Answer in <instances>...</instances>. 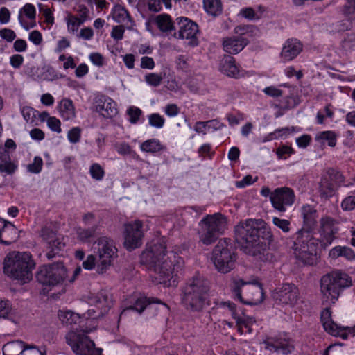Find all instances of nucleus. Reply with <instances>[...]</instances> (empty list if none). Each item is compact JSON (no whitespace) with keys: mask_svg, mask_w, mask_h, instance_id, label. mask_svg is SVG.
<instances>
[{"mask_svg":"<svg viewBox=\"0 0 355 355\" xmlns=\"http://www.w3.org/2000/svg\"><path fill=\"white\" fill-rule=\"evenodd\" d=\"M67 277V270L62 263H55L41 268L37 279L44 286H55L62 282Z\"/></svg>","mask_w":355,"mask_h":355,"instance_id":"12","label":"nucleus"},{"mask_svg":"<svg viewBox=\"0 0 355 355\" xmlns=\"http://www.w3.org/2000/svg\"><path fill=\"white\" fill-rule=\"evenodd\" d=\"M140 149L143 152L155 154L166 150V146L157 139H150L141 144Z\"/></svg>","mask_w":355,"mask_h":355,"instance_id":"35","label":"nucleus"},{"mask_svg":"<svg viewBox=\"0 0 355 355\" xmlns=\"http://www.w3.org/2000/svg\"><path fill=\"white\" fill-rule=\"evenodd\" d=\"M295 193L292 189L286 187L275 189L270 195L272 206L280 212H285L288 206L295 201Z\"/></svg>","mask_w":355,"mask_h":355,"instance_id":"14","label":"nucleus"},{"mask_svg":"<svg viewBox=\"0 0 355 355\" xmlns=\"http://www.w3.org/2000/svg\"><path fill=\"white\" fill-rule=\"evenodd\" d=\"M99 227V225H94L88 227H76V234L77 239L82 243H90L97 234Z\"/></svg>","mask_w":355,"mask_h":355,"instance_id":"31","label":"nucleus"},{"mask_svg":"<svg viewBox=\"0 0 355 355\" xmlns=\"http://www.w3.org/2000/svg\"><path fill=\"white\" fill-rule=\"evenodd\" d=\"M272 223L275 226H277L285 233H287L290 231L291 223L288 220L282 219L278 217H273Z\"/></svg>","mask_w":355,"mask_h":355,"instance_id":"55","label":"nucleus"},{"mask_svg":"<svg viewBox=\"0 0 355 355\" xmlns=\"http://www.w3.org/2000/svg\"><path fill=\"white\" fill-rule=\"evenodd\" d=\"M301 214L303 218L304 227L306 230H311L315 227L316 223L317 211L309 205L302 206Z\"/></svg>","mask_w":355,"mask_h":355,"instance_id":"29","label":"nucleus"},{"mask_svg":"<svg viewBox=\"0 0 355 355\" xmlns=\"http://www.w3.org/2000/svg\"><path fill=\"white\" fill-rule=\"evenodd\" d=\"M92 331V329H86L69 331L66 339L73 352L77 355H94L95 344L86 335Z\"/></svg>","mask_w":355,"mask_h":355,"instance_id":"11","label":"nucleus"},{"mask_svg":"<svg viewBox=\"0 0 355 355\" xmlns=\"http://www.w3.org/2000/svg\"><path fill=\"white\" fill-rule=\"evenodd\" d=\"M21 112L23 118L26 122L32 123L36 117L35 113L37 112V110L33 107L24 106L21 109Z\"/></svg>","mask_w":355,"mask_h":355,"instance_id":"54","label":"nucleus"},{"mask_svg":"<svg viewBox=\"0 0 355 355\" xmlns=\"http://www.w3.org/2000/svg\"><path fill=\"white\" fill-rule=\"evenodd\" d=\"M166 245L163 241L148 244L140 256V261L152 272L150 276L157 284L166 286H175L178 272L182 270L183 259L175 252L168 255Z\"/></svg>","mask_w":355,"mask_h":355,"instance_id":"1","label":"nucleus"},{"mask_svg":"<svg viewBox=\"0 0 355 355\" xmlns=\"http://www.w3.org/2000/svg\"><path fill=\"white\" fill-rule=\"evenodd\" d=\"M12 311L11 304L8 300L0 301V318H7Z\"/></svg>","mask_w":355,"mask_h":355,"instance_id":"60","label":"nucleus"},{"mask_svg":"<svg viewBox=\"0 0 355 355\" xmlns=\"http://www.w3.org/2000/svg\"><path fill=\"white\" fill-rule=\"evenodd\" d=\"M47 125L53 132L57 133H60L62 132L61 122L55 116L48 118Z\"/></svg>","mask_w":355,"mask_h":355,"instance_id":"59","label":"nucleus"},{"mask_svg":"<svg viewBox=\"0 0 355 355\" xmlns=\"http://www.w3.org/2000/svg\"><path fill=\"white\" fill-rule=\"evenodd\" d=\"M177 20L180 26L178 37L180 39L190 40L189 44L191 46H197L198 40L196 35L199 33L198 25L187 17H178Z\"/></svg>","mask_w":355,"mask_h":355,"instance_id":"16","label":"nucleus"},{"mask_svg":"<svg viewBox=\"0 0 355 355\" xmlns=\"http://www.w3.org/2000/svg\"><path fill=\"white\" fill-rule=\"evenodd\" d=\"M149 125L156 128H162L165 123V119L158 113L148 116Z\"/></svg>","mask_w":355,"mask_h":355,"instance_id":"51","label":"nucleus"},{"mask_svg":"<svg viewBox=\"0 0 355 355\" xmlns=\"http://www.w3.org/2000/svg\"><path fill=\"white\" fill-rule=\"evenodd\" d=\"M151 303H159V301L157 299L156 300H152L146 297H141L136 300L134 304L124 309L121 313V317L126 315L127 313L130 311H135L139 313H141L147 305Z\"/></svg>","mask_w":355,"mask_h":355,"instance_id":"34","label":"nucleus"},{"mask_svg":"<svg viewBox=\"0 0 355 355\" xmlns=\"http://www.w3.org/2000/svg\"><path fill=\"white\" fill-rule=\"evenodd\" d=\"M144 79L148 85L156 87L161 85L164 76L161 73H150L145 76Z\"/></svg>","mask_w":355,"mask_h":355,"instance_id":"50","label":"nucleus"},{"mask_svg":"<svg viewBox=\"0 0 355 355\" xmlns=\"http://www.w3.org/2000/svg\"><path fill=\"white\" fill-rule=\"evenodd\" d=\"M250 284L249 282H245L238 277H234L231 279L230 284L232 292L235 295V297L241 302H244L241 295V288L246 285Z\"/></svg>","mask_w":355,"mask_h":355,"instance_id":"41","label":"nucleus"},{"mask_svg":"<svg viewBox=\"0 0 355 355\" xmlns=\"http://www.w3.org/2000/svg\"><path fill=\"white\" fill-rule=\"evenodd\" d=\"M127 114L129 116V121L132 124H135L139 119L141 110L137 107L132 106L128 110Z\"/></svg>","mask_w":355,"mask_h":355,"instance_id":"56","label":"nucleus"},{"mask_svg":"<svg viewBox=\"0 0 355 355\" xmlns=\"http://www.w3.org/2000/svg\"><path fill=\"white\" fill-rule=\"evenodd\" d=\"M265 343L267 349L275 351L281 350L283 354L290 353L294 348L291 340L282 338H270L266 340Z\"/></svg>","mask_w":355,"mask_h":355,"instance_id":"27","label":"nucleus"},{"mask_svg":"<svg viewBox=\"0 0 355 355\" xmlns=\"http://www.w3.org/2000/svg\"><path fill=\"white\" fill-rule=\"evenodd\" d=\"M155 23L162 32H168L174 28L172 19L168 14L157 15L155 18Z\"/></svg>","mask_w":355,"mask_h":355,"instance_id":"39","label":"nucleus"},{"mask_svg":"<svg viewBox=\"0 0 355 355\" xmlns=\"http://www.w3.org/2000/svg\"><path fill=\"white\" fill-rule=\"evenodd\" d=\"M0 37L8 42H12L17 35L13 30L4 28L0 30Z\"/></svg>","mask_w":355,"mask_h":355,"instance_id":"63","label":"nucleus"},{"mask_svg":"<svg viewBox=\"0 0 355 355\" xmlns=\"http://www.w3.org/2000/svg\"><path fill=\"white\" fill-rule=\"evenodd\" d=\"M22 355H46V349L45 347L40 349L35 346H25Z\"/></svg>","mask_w":355,"mask_h":355,"instance_id":"61","label":"nucleus"},{"mask_svg":"<svg viewBox=\"0 0 355 355\" xmlns=\"http://www.w3.org/2000/svg\"><path fill=\"white\" fill-rule=\"evenodd\" d=\"M249 295L248 301H244V304H255L261 302L263 300V288L260 285L252 286L248 288Z\"/></svg>","mask_w":355,"mask_h":355,"instance_id":"42","label":"nucleus"},{"mask_svg":"<svg viewBox=\"0 0 355 355\" xmlns=\"http://www.w3.org/2000/svg\"><path fill=\"white\" fill-rule=\"evenodd\" d=\"M236 320L238 331L241 334L252 333V326L255 323V319L245 315L243 312L241 315L237 314L234 318Z\"/></svg>","mask_w":355,"mask_h":355,"instance_id":"32","label":"nucleus"},{"mask_svg":"<svg viewBox=\"0 0 355 355\" xmlns=\"http://www.w3.org/2000/svg\"><path fill=\"white\" fill-rule=\"evenodd\" d=\"M3 226L0 229V243L10 245L19 237L17 227L11 222L0 219Z\"/></svg>","mask_w":355,"mask_h":355,"instance_id":"23","label":"nucleus"},{"mask_svg":"<svg viewBox=\"0 0 355 355\" xmlns=\"http://www.w3.org/2000/svg\"><path fill=\"white\" fill-rule=\"evenodd\" d=\"M49 245V248H51V250L46 254V256L49 259H51L55 257V253L54 252V250H57L60 251L64 248L65 245L62 241H61L55 236V239L52 240L51 243Z\"/></svg>","mask_w":355,"mask_h":355,"instance_id":"53","label":"nucleus"},{"mask_svg":"<svg viewBox=\"0 0 355 355\" xmlns=\"http://www.w3.org/2000/svg\"><path fill=\"white\" fill-rule=\"evenodd\" d=\"M18 20L20 25L26 30H29L36 25V9L31 3H26L19 10Z\"/></svg>","mask_w":355,"mask_h":355,"instance_id":"20","label":"nucleus"},{"mask_svg":"<svg viewBox=\"0 0 355 355\" xmlns=\"http://www.w3.org/2000/svg\"><path fill=\"white\" fill-rule=\"evenodd\" d=\"M300 103V98L297 95L293 94L286 95L278 101V103L275 106L279 108L276 117L282 116L284 112L293 109Z\"/></svg>","mask_w":355,"mask_h":355,"instance_id":"28","label":"nucleus"},{"mask_svg":"<svg viewBox=\"0 0 355 355\" xmlns=\"http://www.w3.org/2000/svg\"><path fill=\"white\" fill-rule=\"evenodd\" d=\"M274 299L282 304L293 306L299 300V291L293 284H284L273 294Z\"/></svg>","mask_w":355,"mask_h":355,"instance_id":"15","label":"nucleus"},{"mask_svg":"<svg viewBox=\"0 0 355 355\" xmlns=\"http://www.w3.org/2000/svg\"><path fill=\"white\" fill-rule=\"evenodd\" d=\"M43 166V160L39 157L36 156L34 157L33 162L31 164L27 165L26 168L28 172L31 173L37 174L40 173Z\"/></svg>","mask_w":355,"mask_h":355,"instance_id":"52","label":"nucleus"},{"mask_svg":"<svg viewBox=\"0 0 355 355\" xmlns=\"http://www.w3.org/2000/svg\"><path fill=\"white\" fill-rule=\"evenodd\" d=\"M114 148L121 156H130L133 158L139 157L137 153L132 148L130 144L125 141H119L114 144Z\"/></svg>","mask_w":355,"mask_h":355,"instance_id":"43","label":"nucleus"},{"mask_svg":"<svg viewBox=\"0 0 355 355\" xmlns=\"http://www.w3.org/2000/svg\"><path fill=\"white\" fill-rule=\"evenodd\" d=\"M89 303L95 306L97 311L94 309L89 311L98 312L96 315V317L102 316L106 314L112 306V295L107 291L101 290L90 297Z\"/></svg>","mask_w":355,"mask_h":355,"instance_id":"18","label":"nucleus"},{"mask_svg":"<svg viewBox=\"0 0 355 355\" xmlns=\"http://www.w3.org/2000/svg\"><path fill=\"white\" fill-rule=\"evenodd\" d=\"M227 225L226 217L220 213L206 215L199 222V241L204 245H211L224 233Z\"/></svg>","mask_w":355,"mask_h":355,"instance_id":"6","label":"nucleus"},{"mask_svg":"<svg viewBox=\"0 0 355 355\" xmlns=\"http://www.w3.org/2000/svg\"><path fill=\"white\" fill-rule=\"evenodd\" d=\"M35 263L29 252H10L4 260V272L8 277L24 283L32 279Z\"/></svg>","mask_w":355,"mask_h":355,"instance_id":"5","label":"nucleus"},{"mask_svg":"<svg viewBox=\"0 0 355 355\" xmlns=\"http://www.w3.org/2000/svg\"><path fill=\"white\" fill-rule=\"evenodd\" d=\"M220 69L223 74L236 79L243 78L245 75V71L237 65L235 59L230 55L223 58Z\"/></svg>","mask_w":355,"mask_h":355,"instance_id":"22","label":"nucleus"},{"mask_svg":"<svg viewBox=\"0 0 355 355\" xmlns=\"http://www.w3.org/2000/svg\"><path fill=\"white\" fill-rule=\"evenodd\" d=\"M329 256L331 259H336L339 257H344L347 261L355 260V252L347 246L338 245L330 250Z\"/></svg>","mask_w":355,"mask_h":355,"instance_id":"33","label":"nucleus"},{"mask_svg":"<svg viewBox=\"0 0 355 355\" xmlns=\"http://www.w3.org/2000/svg\"><path fill=\"white\" fill-rule=\"evenodd\" d=\"M325 176L329 178L330 181L333 182L337 188L344 182V176L343 174L334 168L328 169Z\"/></svg>","mask_w":355,"mask_h":355,"instance_id":"47","label":"nucleus"},{"mask_svg":"<svg viewBox=\"0 0 355 355\" xmlns=\"http://www.w3.org/2000/svg\"><path fill=\"white\" fill-rule=\"evenodd\" d=\"M320 319L325 331L329 334L334 336L347 338V327L339 326L331 320L330 309L325 308L322 310Z\"/></svg>","mask_w":355,"mask_h":355,"instance_id":"19","label":"nucleus"},{"mask_svg":"<svg viewBox=\"0 0 355 355\" xmlns=\"http://www.w3.org/2000/svg\"><path fill=\"white\" fill-rule=\"evenodd\" d=\"M111 16L112 19L119 24L127 23L130 24V26L128 27L131 29L135 25L134 20L131 17L128 10L121 4H115L111 10Z\"/></svg>","mask_w":355,"mask_h":355,"instance_id":"26","label":"nucleus"},{"mask_svg":"<svg viewBox=\"0 0 355 355\" xmlns=\"http://www.w3.org/2000/svg\"><path fill=\"white\" fill-rule=\"evenodd\" d=\"M203 8L208 15L212 16H218L223 11L220 0H203Z\"/></svg>","mask_w":355,"mask_h":355,"instance_id":"40","label":"nucleus"},{"mask_svg":"<svg viewBox=\"0 0 355 355\" xmlns=\"http://www.w3.org/2000/svg\"><path fill=\"white\" fill-rule=\"evenodd\" d=\"M263 92L266 95L272 98H278L284 94L283 90L273 85L265 87Z\"/></svg>","mask_w":355,"mask_h":355,"instance_id":"57","label":"nucleus"},{"mask_svg":"<svg viewBox=\"0 0 355 355\" xmlns=\"http://www.w3.org/2000/svg\"><path fill=\"white\" fill-rule=\"evenodd\" d=\"M58 317L62 322L66 324L76 323L77 320L79 319L78 315L71 311H60Z\"/></svg>","mask_w":355,"mask_h":355,"instance_id":"49","label":"nucleus"},{"mask_svg":"<svg viewBox=\"0 0 355 355\" xmlns=\"http://www.w3.org/2000/svg\"><path fill=\"white\" fill-rule=\"evenodd\" d=\"M143 223L137 220L124 225V246L128 250H132L141 246L144 233Z\"/></svg>","mask_w":355,"mask_h":355,"instance_id":"13","label":"nucleus"},{"mask_svg":"<svg viewBox=\"0 0 355 355\" xmlns=\"http://www.w3.org/2000/svg\"><path fill=\"white\" fill-rule=\"evenodd\" d=\"M234 237L245 253L261 261L268 259V249L273 241L270 226L263 219L248 218L234 227Z\"/></svg>","mask_w":355,"mask_h":355,"instance_id":"2","label":"nucleus"},{"mask_svg":"<svg viewBox=\"0 0 355 355\" xmlns=\"http://www.w3.org/2000/svg\"><path fill=\"white\" fill-rule=\"evenodd\" d=\"M303 45L297 39H288L284 43L280 57L283 62H287L295 59L302 51Z\"/></svg>","mask_w":355,"mask_h":355,"instance_id":"21","label":"nucleus"},{"mask_svg":"<svg viewBox=\"0 0 355 355\" xmlns=\"http://www.w3.org/2000/svg\"><path fill=\"white\" fill-rule=\"evenodd\" d=\"M81 137V129L75 127L71 129L67 134L69 141L72 144H76L80 141Z\"/></svg>","mask_w":355,"mask_h":355,"instance_id":"58","label":"nucleus"},{"mask_svg":"<svg viewBox=\"0 0 355 355\" xmlns=\"http://www.w3.org/2000/svg\"><path fill=\"white\" fill-rule=\"evenodd\" d=\"M18 168L16 162L12 161L9 152L5 148L0 147V173L12 175Z\"/></svg>","mask_w":355,"mask_h":355,"instance_id":"25","label":"nucleus"},{"mask_svg":"<svg viewBox=\"0 0 355 355\" xmlns=\"http://www.w3.org/2000/svg\"><path fill=\"white\" fill-rule=\"evenodd\" d=\"M315 140L321 143L327 141L329 146L334 147L336 144V135L333 131H322L316 135Z\"/></svg>","mask_w":355,"mask_h":355,"instance_id":"46","label":"nucleus"},{"mask_svg":"<svg viewBox=\"0 0 355 355\" xmlns=\"http://www.w3.org/2000/svg\"><path fill=\"white\" fill-rule=\"evenodd\" d=\"M341 207L343 210L351 211L355 209V196L346 197L341 202Z\"/></svg>","mask_w":355,"mask_h":355,"instance_id":"62","label":"nucleus"},{"mask_svg":"<svg viewBox=\"0 0 355 355\" xmlns=\"http://www.w3.org/2000/svg\"><path fill=\"white\" fill-rule=\"evenodd\" d=\"M67 31L69 33H74L78 31L79 27L85 22L78 17L77 15L68 13L65 18Z\"/></svg>","mask_w":355,"mask_h":355,"instance_id":"45","label":"nucleus"},{"mask_svg":"<svg viewBox=\"0 0 355 355\" xmlns=\"http://www.w3.org/2000/svg\"><path fill=\"white\" fill-rule=\"evenodd\" d=\"M218 313L226 315H231L233 318L238 314V309L234 303L230 301H220L216 303L215 306L213 308Z\"/></svg>","mask_w":355,"mask_h":355,"instance_id":"36","label":"nucleus"},{"mask_svg":"<svg viewBox=\"0 0 355 355\" xmlns=\"http://www.w3.org/2000/svg\"><path fill=\"white\" fill-rule=\"evenodd\" d=\"M146 4L148 6V9L150 12H158L162 8V4L160 0H138L136 8L138 10H142Z\"/></svg>","mask_w":355,"mask_h":355,"instance_id":"44","label":"nucleus"},{"mask_svg":"<svg viewBox=\"0 0 355 355\" xmlns=\"http://www.w3.org/2000/svg\"><path fill=\"white\" fill-rule=\"evenodd\" d=\"M351 285L349 275L340 271H334L324 275L320 280V289L327 302L335 303L341 288Z\"/></svg>","mask_w":355,"mask_h":355,"instance_id":"7","label":"nucleus"},{"mask_svg":"<svg viewBox=\"0 0 355 355\" xmlns=\"http://www.w3.org/2000/svg\"><path fill=\"white\" fill-rule=\"evenodd\" d=\"M257 31L254 26L240 25L234 28L237 35L226 37L223 39L222 46L225 52L230 55L238 54L249 43V37Z\"/></svg>","mask_w":355,"mask_h":355,"instance_id":"9","label":"nucleus"},{"mask_svg":"<svg viewBox=\"0 0 355 355\" xmlns=\"http://www.w3.org/2000/svg\"><path fill=\"white\" fill-rule=\"evenodd\" d=\"M292 248L297 260L306 265H313L317 259V251L321 241L312 232L304 228L299 230L293 236Z\"/></svg>","mask_w":355,"mask_h":355,"instance_id":"4","label":"nucleus"},{"mask_svg":"<svg viewBox=\"0 0 355 355\" xmlns=\"http://www.w3.org/2000/svg\"><path fill=\"white\" fill-rule=\"evenodd\" d=\"M338 230V222L334 218L325 216L320 219V234L327 243H331Z\"/></svg>","mask_w":355,"mask_h":355,"instance_id":"24","label":"nucleus"},{"mask_svg":"<svg viewBox=\"0 0 355 355\" xmlns=\"http://www.w3.org/2000/svg\"><path fill=\"white\" fill-rule=\"evenodd\" d=\"M94 250L98 255L96 272L105 273L111 266L114 259L117 257V249L114 241L107 236H100L95 241Z\"/></svg>","mask_w":355,"mask_h":355,"instance_id":"10","label":"nucleus"},{"mask_svg":"<svg viewBox=\"0 0 355 355\" xmlns=\"http://www.w3.org/2000/svg\"><path fill=\"white\" fill-rule=\"evenodd\" d=\"M337 187L331 182L329 178L324 175L320 183L319 192L321 197L328 198L334 196Z\"/></svg>","mask_w":355,"mask_h":355,"instance_id":"37","label":"nucleus"},{"mask_svg":"<svg viewBox=\"0 0 355 355\" xmlns=\"http://www.w3.org/2000/svg\"><path fill=\"white\" fill-rule=\"evenodd\" d=\"M212 260L216 269L221 273H228L234 268L236 257L230 239L219 240L213 250Z\"/></svg>","mask_w":355,"mask_h":355,"instance_id":"8","label":"nucleus"},{"mask_svg":"<svg viewBox=\"0 0 355 355\" xmlns=\"http://www.w3.org/2000/svg\"><path fill=\"white\" fill-rule=\"evenodd\" d=\"M58 110L64 120H72L76 117L75 107L73 101L69 98L62 99L58 105Z\"/></svg>","mask_w":355,"mask_h":355,"instance_id":"30","label":"nucleus"},{"mask_svg":"<svg viewBox=\"0 0 355 355\" xmlns=\"http://www.w3.org/2000/svg\"><path fill=\"white\" fill-rule=\"evenodd\" d=\"M94 110L105 118H112L118 113L116 103L109 96L98 95L94 99Z\"/></svg>","mask_w":355,"mask_h":355,"instance_id":"17","label":"nucleus"},{"mask_svg":"<svg viewBox=\"0 0 355 355\" xmlns=\"http://www.w3.org/2000/svg\"><path fill=\"white\" fill-rule=\"evenodd\" d=\"M89 172L91 177L96 181L102 180L105 175L104 168L98 163L92 164Z\"/></svg>","mask_w":355,"mask_h":355,"instance_id":"48","label":"nucleus"},{"mask_svg":"<svg viewBox=\"0 0 355 355\" xmlns=\"http://www.w3.org/2000/svg\"><path fill=\"white\" fill-rule=\"evenodd\" d=\"M25 348L24 343L19 340L6 343L3 347V355H22Z\"/></svg>","mask_w":355,"mask_h":355,"instance_id":"38","label":"nucleus"},{"mask_svg":"<svg viewBox=\"0 0 355 355\" xmlns=\"http://www.w3.org/2000/svg\"><path fill=\"white\" fill-rule=\"evenodd\" d=\"M240 14L245 18L250 20L259 19L260 16L252 8H243L240 11Z\"/></svg>","mask_w":355,"mask_h":355,"instance_id":"64","label":"nucleus"},{"mask_svg":"<svg viewBox=\"0 0 355 355\" xmlns=\"http://www.w3.org/2000/svg\"><path fill=\"white\" fill-rule=\"evenodd\" d=\"M208 281L200 275L189 279L182 289V303L187 310L201 311L209 302Z\"/></svg>","mask_w":355,"mask_h":355,"instance_id":"3","label":"nucleus"}]
</instances>
